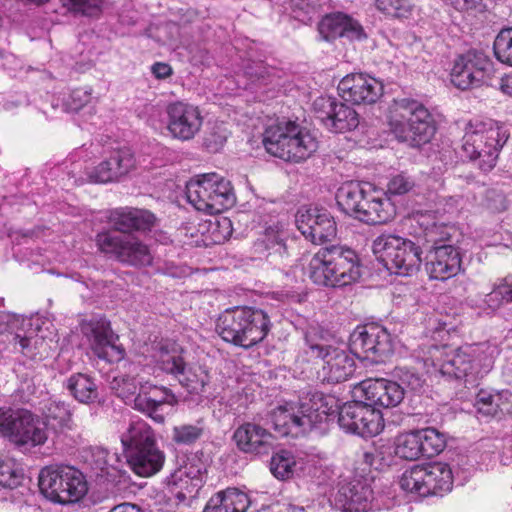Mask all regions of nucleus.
Instances as JSON below:
<instances>
[{
  "label": "nucleus",
  "mask_w": 512,
  "mask_h": 512,
  "mask_svg": "<svg viewBox=\"0 0 512 512\" xmlns=\"http://www.w3.org/2000/svg\"><path fill=\"white\" fill-rule=\"evenodd\" d=\"M334 399L319 391H307L298 403H286L271 412L274 430L280 436L299 437L328 423L335 417Z\"/></svg>",
  "instance_id": "1"
},
{
  "label": "nucleus",
  "mask_w": 512,
  "mask_h": 512,
  "mask_svg": "<svg viewBox=\"0 0 512 512\" xmlns=\"http://www.w3.org/2000/svg\"><path fill=\"white\" fill-rule=\"evenodd\" d=\"M120 440L127 463L135 474L150 477L162 469L165 454L158 447L153 430L145 422L131 423Z\"/></svg>",
  "instance_id": "2"
},
{
  "label": "nucleus",
  "mask_w": 512,
  "mask_h": 512,
  "mask_svg": "<svg viewBox=\"0 0 512 512\" xmlns=\"http://www.w3.org/2000/svg\"><path fill=\"white\" fill-rule=\"evenodd\" d=\"M266 151L287 162H301L318 148L316 138L309 130L293 121L270 125L263 134Z\"/></svg>",
  "instance_id": "3"
},
{
  "label": "nucleus",
  "mask_w": 512,
  "mask_h": 512,
  "mask_svg": "<svg viewBox=\"0 0 512 512\" xmlns=\"http://www.w3.org/2000/svg\"><path fill=\"white\" fill-rule=\"evenodd\" d=\"M0 434L17 447L42 446L48 439L46 422L27 409L0 408Z\"/></svg>",
  "instance_id": "4"
},
{
  "label": "nucleus",
  "mask_w": 512,
  "mask_h": 512,
  "mask_svg": "<svg viewBox=\"0 0 512 512\" xmlns=\"http://www.w3.org/2000/svg\"><path fill=\"white\" fill-rule=\"evenodd\" d=\"M352 250L338 246L320 249L309 262V276L318 285L343 287L352 280Z\"/></svg>",
  "instance_id": "5"
},
{
  "label": "nucleus",
  "mask_w": 512,
  "mask_h": 512,
  "mask_svg": "<svg viewBox=\"0 0 512 512\" xmlns=\"http://www.w3.org/2000/svg\"><path fill=\"white\" fill-rule=\"evenodd\" d=\"M38 480L41 493L53 502H76L87 492L83 474L68 465L47 466L40 471Z\"/></svg>",
  "instance_id": "6"
},
{
  "label": "nucleus",
  "mask_w": 512,
  "mask_h": 512,
  "mask_svg": "<svg viewBox=\"0 0 512 512\" xmlns=\"http://www.w3.org/2000/svg\"><path fill=\"white\" fill-rule=\"evenodd\" d=\"M96 244L101 252L126 265L145 267L151 265L153 261L149 247L130 235L102 232L97 234Z\"/></svg>",
  "instance_id": "7"
},
{
  "label": "nucleus",
  "mask_w": 512,
  "mask_h": 512,
  "mask_svg": "<svg viewBox=\"0 0 512 512\" xmlns=\"http://www.w3.org/2000/svg\"><path fill=\"white\" fill-rule=\"evenodd\" d=\"M81 331L99 359L109 363H116L124 359L125 350L116 343L118 336L114 334L110 322L105 317L94 316L83 321Z\"/></svg>",
  "instance_id": "8"
},
{
  "label": "nucleus",
  "mask_w": 512,
  "mask_h": 512,
  "mask_svg": "<svg viewBox=\"0 0 512 512\" xmlns=\"http://www.w3.org/2000/svg\"><path fill=\"white\" fill-rule=\"evenodd\" d=\"M295 222L301 234L314 244H323L336 236V223L325 208L303 206L297 211Z\"/></svg>",
  "instance_id": "9"
},
{
  "label": "nucleus",
  "mask_w": 512,
  "mask_h": 512,
  "mask_svg": "<svg viewBox=\"0 0 512 512\" xmlns=\"http://www.w3.org/2000/svg\"><path fill=\"white\" fill-rule=\"evenodd\" d=\"M168 117L167 130L170 135L180 141L192 140L200 131L203 117L197 106L176 101L166 108Z\"/></svg>",
  "instance_id": "10"
},
{
  "label": "nucleus",
  "mask_w": 512,
  "mask_h": 512,
  "mask_svg": "<svg viewBox=\"0 0 512 512\" xmlns=\"http://www.w3.org/2000/svg\"><path fill=\"white\" fill-rule=\"evenodd\" d=\"M159 366L162 371L176 378L190 393H202L209 381L206 371L201 367H189L177 351L162 353Z\"/></svg>",
  "instance_id": "11"
},
{
  "label": "nucleus",
  "mask_w": 512,
  "mask_h": 512,
  "mask_svg": "<svg viewBox=\"0 0 512 512\" xmlns=\"http://www.w3.org/2000/svg\"><path fill=\"white\" fill-rule=\"evenodd\" d=\"M174 400V395L168 388L144 381L139 387L138 394L133 399V407L155 422L163 423L165 420L162 412L163 406L172 404Z\"/></svg>",
  "instance_id": "12"
},
{
  "label": "nucleus",
  "mask_w": 512,
  "mask_h": 512,
  "mask_svg": "<svg viewBox=\"0 0 512 512\" xmlns=\"http://www.w3.org/2000/svg\"><path fill=\"white\" fill-rule=\"evenodd\" d=\"M135 167V158L128 148L113 151L108 158L91 169L87 175L92 182L108 183L119 181Z\"/></svg>",
  "instance_id": "13"
},
{
  "label": "nucleus",
  "mask_w": 512,
  "mask_h": 512,
  "mask_svg": "<svg viewBox=\"0 0 512 512\" xmlns=\"http://www.w3.org/2000/svg\"><path fill=\"white\" fill-rule=\"evenodd\" d=\"M238 449L252 455H267L275 447V437L256 423H244L233 434Z\"/></svg>",
  "instance_id": "14"
},
{
  "label": "nucleus",
  "mask_w": 512,
  "mask_h": 512,
  "mask_svg": "<svg viewBox=\"0 0 512 512\" xmlns=\"http://www.w3.org/2000/svg\"><path fill=\"white\" fill-rule=\"evenodd\" d=\"M236 308L241 320L245 349H249L267 337L272 323L268 314L262 309L249 306H238Z\"/></svg>",
  "instance_id": "15"
},
{
  "label": "nucleus",
  "mask_w": 512,
  "mask_h": 512,
  "mask_svg": "<svg viewBox=\"0 0 512 512\" xmlns=\"http://www.w3.org/2000/svg\"><path fill=\"white\" fill-rule=\"evenodd\" d=\"M109 221L116 231L128 234L151 230L155 216L148 210L125 207L111 211Z\"/></svg>",
  "instance_id": "16"
},
{
  "label": "nucleus",
  "mask_w": 512,
  "mask_h": 512,
  "mask_svg": "<svg viewBox=\"0 0 512 512\" xmlns=\"http://www.w3.org/2000/svg\"><path fill=\"white\" fill-rule=\"evenodd\" d=\"M211 198V214H218L234 206L236 196L229 180L217 173H206Z\"/></svg>",
  "instance_id": "17"
},
{
  "label": "nucleus",
  "mask_w": 512,
  "mask_h": 512,
  "mask_svg": "<svg viewBox=\"0 0 512 512\" xmlns=\"http://www.w3.org/2000/svg\"><path fill=\"white\" fill-rule=\"evenodd\" d=\"M250 505L248 495L237 488L217 492L207 502L204 512H246Z\"/></svg>",
  "instance_id": "18"
},
{
  "label": "nucleus",
  "mask_w": 512,
  "mask_h": 512,
  "mask_svg": "<svg viewBox=\"0 0 512 512\" xmlns=\"http://www.w3.org/2000/svg\"><path fill=\"white\" fill-rule=\"evenodd\" d=\"M284 237L285 224L281 221L274 222L265 228L262 237L254 243V252L259 257L273 254L282 256L286 251Z\"/></svg>",
  "instance_id": "19"
},
{
  "label": "nucleus",
  "mask_w": 512,
  "mask_h": 512,
  "mask_svg": "<svg viewBox=\"0 0 512 512\" xmlns=\"http://www.w3.org/2000/svg\"><path fill=\"white\" fill-rule=\"evenodd\" d=\"M216 331L225 342L245 348L241 320L236 307L227 309L220 314L217 319Z\"/></svg>",
  "instance_id": "20"
},
{
  "label": "nucleus",
  "mask_w": 512,
  "mask_h": 512,
  "mask_svg": "<svg viewBox=\"0 0 512 512\" xmlns=\"http://www.w3.org/2000/svg\"><path fill=\"white\" fill-rule=\"evenodd\" d=\"M67 389L80 403H94L99 397L98 386L88 374L76 373L71 375L67 380Z\"/></svg>",
  "instance_id": "21"
},
{
  "label": "nucleus",
  "mask_w": 512,
  "mask_h": 512,
  "mask_svg": "<svg viewBox=\"0 0 512 512\" xmlns=\"http://www.w3.org/2000/svg\"><path fill=\"white\" fill-rule=\"evenodd\" d=\"M206 174L198 175L186 184L188 202L198 211L211 214V198Z\"/></svg>",
  "instance_id": "22"
},
{
  "label": "nucleus",
  "mask_w": 512,
  "mask_h": 512,
  "mask_svg": "<svg viewBox=\"0 0 512 512\" xmlns=\"http://www.w3.org/2000/svg\"><path fill=\"white\" fill-rule=\"evenodd\" d=\"M318 30L324 40L330 41L352 30V19L341 12L331 13L320 21Z\"/></svg>",
  "instance_id": "23"
},
{
  "label": "nucleus",
  "mask_w": 512,
  "mask_h": 512,
  "mask_svg": "<svg viewBox=\"0 0 512 512\" xmlns=\"http://www.w3.org/2000/svg\"><path fill=\"white\" fill-rule=\"evenodd\" d=\"M90 465L97 470V474L101 476H115L114 472H118L120 459L116 453H110L107 449L95 446L90 448Z\"/></svg>",
  "instance_id": "24"
},
{
  "label": "nucleus",
  "mask_w": 512,
  "mask_h": 512,
  "mask_svg": "<svg viewBox=\"0 0 512 512\" xmlns=\"http://www.w3.org/2000/svg\"><path fill=\"white\" fill-rule=\"evenodd\" d=\"M205 421L200 418L195 423H181L172 428L171 440L179 446H191L205 433Z\"/></svg>",
  "instance_id": "25"
},
{
  "label": "nucleus",
  "mask_w": 512,
  "mask_h": 512,
  "mask_svg": "<svg viewBox=\"0 0 512 512\" xmlns=\"http://www.w3.org/2000/svg\"><path fill=\"white\" fill-rule=\"evenodd\" d=\"M45 422L54 428H71L72 414L69 406L60 400L50 399L43 408Z\"/></svg>",
  "instance_id": "26"
},
{
  "label": "nucleus",
  "mask_w": 512,
  "mask_h": 512,
  "mask_svg": "<svg viewBox=\"0 0 512 512\" xmlns=\"http://www.w3.org/2000/svg\"><path fill=\"white\" fill-rule=\"evenodd\" d=\"M144 381L137 376L119 374L110 381V388L124 401H133L139 392V387Z\"/></svg>",
  "instance_id": "27"
},
{
  "label": "nucleus",
  "mask_w": 512,
  "mask_h": 512,
  "mask_svg": "<svg viewBox=\"0 0 512 512\" xmlns=\"http://www.w3.org/2000/svg\"><path fill=\"white\" fill-rule=\"evenodd\" d=\"M284 12H289L295 19L306 22L318 12V0H277Z\"/></svg>",
  "instance_id": "28"
},
{
  "label": "nucleus",
  "mask_w": 512,
  "mask_h": 512,
  "mask_svg": "<svg viewBox=\"0 0 512 512\" xmlns=\"http://www.w3.org/2000/svg\"><path fill=\"white\" fill-rule=\"evenodd\" d=\"M296 460L291 451L280 450L273 454L270 461V471L278 479L292 477Z\"/></svg>",
  "instance_id": "29"
},
{
  "label": "nucleus",
  "mask_w": 512,
  "mask_h": 512,
  "mask_svg": "<svg viewBox=\"0 0 512 512\" xmlns=\"http://www.w3.org/2000/svg\"><path fill=\"white\" fill-rule=\"evenodd\" d=\"M24 479V474L19 465L9 457H0V486L14 489Z\"/></svg>",
  "instance_id": "30"
},
{
  "label": "nucleus",
  "mask_w": 512,
  "mask_h": 512,
  "mask_svg": "<svg viewBox=\"0 0 512 512\" xmlns=\"http://www.w3.org/2000/svg\"><path fill=\"white\" fill-rule=\"evenodd\" d=\"M333 110L328 129L335 133L350 131L352 109L346 103L335 102Z\"/></svg>",
  "instance_id": "31"
},
{
  "label": "nucleus",
  "mask_w": 512,
  "mask_h": 512,
  "mask_svg": "<svg viewBox=\"0 0 512 512\" xmlns=\"http://www.w3.org/2000/svg\"><path fill=\"white\" fill-rule=\"evenodd\" d=\"M184 478L190 480L194 486H199L202 482V467L197 464H186L184 467L176 470L169 478V484L178 485V482H183Z\"/></svg>",
  "instance_id": "32"
},
{
  "label": "nucleus",
  "mask_w": 512,
  "mask_h": 512,
  "mask_svg": "<svg viewBox=\"0 0 512 512\" xmlns=\"http://www.w3.org/2000/svg\"><path fill=\"white\" fill-rule=\"evenodd\" d=\"M61 2L67 10L87 16L97 14L103 4V0H61Z\"/></svg>",
  "instance_id": "33"
},
{
  "label": "nucleus",
  "mask_w": 512,
  "mask_h": 512,
  "mask_svg": "<svg viewBox=\"0 0 512 512\" xmlns=\"http://www.w3.org/2000/svg\"><path fill=\"white\" fill-rule=\"evenodd\" d=\"M228 138L227 129L223 125H214L204 138L206 148L211 152L219 151Z\"/></svg>",
  "instance_id": "34"
},
{
  "label": "nucleus",
  "mask_w": 512,
  "mask_h": 512,
  "mask_svg": "<svg viewBox=\"0 0 512 512\" xmlns=\"http://www.w3.org/2000/svg\"><path fill=\"white\" fill-rule=\"evenodd\" d=\"M335 101L331 98L319 97L313 103L315 117L325 127L328 128V122L331 120L333 114Z\"/></svg>",
  "instance_id": "35"
},
{
  "label": "nucleus",
  "mask_w": 512,
  "mask_h": 512,
  "mask_svg": "<svg viewBox=\"0 0 512 512\" xmlns=\"http://www.w3.org/2000/svg\"><path fill=\"white\" fill-rule=\"evenodd\" d=\"M333 505L342 512H352V486L350 483L340 485L335 494Z\"/></svg>",
  "instance_id": "36"
},
{
  "label": "nucleus",
  "mask_w": 512,
  "mask_h": 512,
  "mask_svg": "<svg viewBox=\"0 0 512 512\" xmlns=\"http://www.w3.org/2000/svg\"><path fill=\"white\" fill-rule=\"evenodd\" d=\"M335 199L339 209L342 212L349 214V211L351 210L352 182L343 183L337 189Z\"/></svg>",
  "instance_id": "37"
},
{
  "label": "nucleus",
  "mask_w": 512,
  "mask_h": 512,
  "mask_svg": "<svg viewBox=\"0 0 512 512\" xmlns=\"http://www.w3.org/2000/svg\"><path fill=\"white\" fill-rule=\"evenodd\" d=\"M90 101V92L86 89L78 88L71 92L66 104L72 111H78Z\"/></svg>",
  "instance_id": "38"
},
{
  "label": "nucleus",
  "mask_w": 512,
  "mask_h": 512,
  "mask_svg": "<svg viewBox=\"0 0 512 512\" xmlns=\"http://www.w3.org/2000/svg\"><path fill=\"white\" fill-rule=\"evenodd\" d=\"M244 74L255 82L265 78L267 69L262 62H249L244 67Z\"/></svg>",
  "instance_id": "39"
},
{
  "label": "nucleus",
  "mask_w": 512,
  "mask_h": 512,
  "mask_svg": "<svg viewBox=\"0 0 512 512\" xmlns=\"http://www.w3.org/2000/svg\"><path fill=\"white\" fill-rule=\"evenodd\" d=\"M352 405L345 403L338 411V424L347 433L352 432Z\"/></svg>",
  "instance_id": "40"
},
{
  "label": "nucleus",
  "mask_w": 512,
  "mask_h": 512,
  "mask_svg": "<svg viewBox=\"0 0 512 512\" xmlns=\"http://www.w3.org/2000/svg\"><path fill=\"white\" fill-rule=\"evenodd\" d=\"M338 91L345 102L352 98V86H350V75H346L338 84Z\"/></svg>",
  "instance_id": "41"
},
{
  "label": "nucleus",
  "mask_w": 512,
  "mask_h": 512,
  "mask_svg": "<svg viewBox=\"0 0 512 512\" xmlns=\"http://www.w3.org/2000/svg\"><path fill=\"white\" fill-rule=\"evenodd\" d=\"M152 73L158 79H165L172 74V68L170 65L162 62H157L152 66Z\"/></svg>",
  "instance_id": "42"
},
{
  "label": "nucleus",
  "mask_w": 512,
  "mask_h": 512,
  "mask_svg": "<svg viewBox=\"0 0 512 512\" xmlns=\"http://www.w3.org/2000/svg\"><path fill=\"white\" fill-rule=\"evenodd\" d=\"M109 512H143V510L137 504L124 502L114 506Z\"/></svg>",
  "instance_id": "43"
},
{
  "label": "nucleus",
  "mask_w": 512,
  "mask_h": 512,
  "mask_svg": "<svg viewBox=\"0 0 512 512\" xmlns=\"http://www.w3.org/2000/svg\"><path fill=\"white\" fill-rule=\"evenodd\" d=\"M306 341L309 344V347L312 350V352H316L317 357L325 359L329 355V348L327 346L310 343L308 336H306Z\"/></svg>",
  "instance_id": "44"
},
{
  "label": "nucleus",
  "mask_w": 512,
  "mask_h": 512,
  "mask_svg": "<svg viewBox=\"0 0 512 512\" xmlns=\"http://www.w3.org/2000/svg\"><path fill=\"white\" fill-rule=\"evenodd\" d=\"M14 340L22 349V352L25 353V351L29 350L32 344V337L28 336H21L19 334L15 335Z\"/></svg>",
  "instance_id": "45"
},
{
  "label": "nucleus",
  "mask_w": 512,
  "mask_h": 512,
  "mask_svg": "<svg viewBox=\"0 0 512 512\" xmlns=\"http://www.w3.org/2000/svg\"><path fill=\"white\" fill-rule=\"evenodd\" d=\"M217 223L223 229V239H228L232 235L231 221L228 218H222Z\"/></svg>",
  "instance_id": "46"
},
{
  "label": "nucleus",
  "mask_w": 512,
  "mask_h": 512,
  "mask_svg": "<svg viewBox=\"0 0 512 512\" xmlns=\"http://www.w3.org/2000/svg\"><path fill=\"white\" fill-rule=\"evenodd\" d=\"M11 316L5 312H0V335L9 330V321Z\"/></svg>",
  "instance_id": "47"
},
{
  "label": "nucleus",
  "mask_w": 512,
  "mask_h": 512,
  "mask_svg": "<svg viewBox=\"0 0 512 512\" xmlns=\"http://www.w3.org/2000/svg\"><path fill=\"white\" fill-rule=\"evenodd\" d=\"M279 511L280 512H306L303 507L292 505V504L279 505Z\"/></svg>",
  "instance_id": "48"
},
{
  "label": "nucleus",
  "mask_w": 512,
  "mask_h": 512,
  "mask_svg": "<svg viewBox=\"0 0 512 512\" xmlns=\"http://www.w3.org/2000/svg\"><path fill=\"white\" fill-rule=\"evenodd\" d=\"M262 512H280L279 505H274V506L268 507L267 509H263Z\"/></svg>",
  "instance_id": "49"
}]
</instances>
